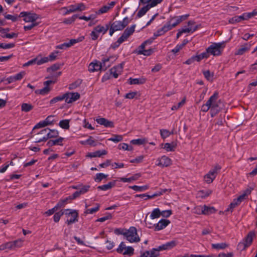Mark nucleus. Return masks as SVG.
Wrapping results in <instances>:
<instances>
[{"mask_svg": "<svg viewBox=\"0 0 257 257\" xmlns=\"http://www.w3.org/2000/svg\"><path fill=\"white\" fill-rule=\"evenodd\" d=\"M38 135H44L41 138L36 139L35 143H38L41 142H46L51 138H56L59 135V132L55 130H51L49 128H45L42 130L38 133Z\"/></svg>", "mask_w": 257, "mask_h": 257, "instance_id": "nucleus-1", "label": "nucleus"}, {"mask_svg": "<svg viewBox=\"0 0 257 257\" xmlns=\"http://www.w3.org/2000/svg\"><path fill=\"white\" fill-rule=\"evenodd\" d=\"M226 43V41L214 43L207 48L208 52L214 56H219L222 54L224 48L225 47Z\"/></svg>", "mask_w": 257, "mask_h": 257, "instance_id": "nucleus-2", "label": "nucleus"}, {"mask_svg": "<svg viewBox=\"0 0 257 257\" xmlns=\"http://www.w3.org/2000/svg\"><path fill=\"white\" fill-rule=\"evenodd\" d=\"M221 166L219 164L215 165L204 176V181L207 184L211 183L216 178L220 171Z\"/></svg>", "mask_w": 257, "mask_h": 257, "instance_id": "nucleus-3", "label": "nucleus"}, {"mask_svg": "<svg viewBox=\"0 0 257 257\" xmlns=\"http://www.w3.org/2000/svg\"><path fill=\"white\" fill-rule=\"evenodd\" d=\"M23 240L18 239L13 241L7 242L0 245V250H15L22 246Z\"/></svg>", "mask_w": 257, "mask_h": 257, "instance_id": "nucleus-4", "label": "nucleus"}, {"mask_svg": "<svg viewBox=\"0 0 257 257\" xmlns=\"http://www.w3.org/2000/svg\"><path fill=\"white\" fill-rule=\"evenodd\" d=\"M109 28V25L106 24L105 26L98 25L93 28L90 33V36L92 40H96L98 39L100 34H105Z\"/></svg>", "mask_w": 257, "mask_h": 257, "instance_id": "nucleus-5", "label": "nucleus"}, {"mask_svg": "<svg viewBox=\"0 0 257 257\" xmlns=\"http://www.w3.org/2000/svg\"><path fill=\"white\" fill-rule=\"evenodd\" d=\"M124 237L131 243L138 242L140 241L137 229L134 226L130 227L128 229L126 230Z\"/></svg>", "mask_w": 257, "mask_h": 257, "instance_id": "nucleus-6", "label": "nucleus"}, {"mask_svg": "<svg viewBox=\"0 0 257 257\" xmlns=\"http://www.w3.org/2000/svg\"><path fill=\"white\" fill-rule=\"evenodd\" d=\"M218 97V93L216 91L209 98V99H211L209 103L211 115L212 116H213L220 110V108L219 107L218 102L217 101Z\"/></svg>", "mask_w": 257, "mask_h": 257, "instance_id": "nucleus-7", "label": "nucleus"}, {"mask_svg": "<svg viewBox=\"0 0 257 257\" xmlns=\"http://www.w3.org/2000/svg\"><path fill=\"white\" fill-rule=\"evenodd\" d=\"M116 251L123 255L132 256L134 254V249L132 246H126L123 242H121L116 249Z\"/></svg>", "mask_w": 257, "mask_h": 257, "instance_id": "nucleus-8", "label": "nucleus"}, {"mask_svg": "<svg viewBox=\"0 0 257 257\" xmlns=\"http://www.w3.org/2000/svg\"><path fill=\"white\" fill-rule=\"evenodd\" d=\"M19 17L23 18V20L26 23H37L36 20L39 18L37 14L28 12H21Z\"/></svg>", "mask_w": 257, "mask_h": 257, "instance_id": "nucleus-9", "label": "nucleus"}, {"mask_svg": "<svg viewBox=\"0 0 257 257\" xmlns=\"http://www.w3.org/2000/svg\"><path fill=\"white\" fill-rule=\"evenodd\" d=\"M130 23L128 17H126L122 21H115L110 25L115 29L116 31L123 30Z\"/></svg>", "mask_w": 257, "mask_h": 257, "instance_id": "nucleus-10", "label": "nucleus"}, {"mask_svg": "<svg viewBox=\"0 0 257 257\" xmlns=\"http://www.w3.org/2000/svg\"><path fill=\"white\" fill-rule=\"evenodd\" d=\"M255 234L254 231H250L242 242L239 243L238 246L242 249H245L252 243Z\"/></svg>", "mask_w": 257, "mask_h": 257, "instance_id": "nucleus-11", "label": "nucleus"}, {"mask_svg": "<svg viewBox=\"0 0 257 257\" xmlns=\"http://www.w3.org/2000/svg\"><path fill=\"white\" fill-rule=\"evenodd\" d=\"M117 58V57L116 56H110L103 58L101 62L103 67V70H106L116 61Z\"/></svg>", "mask_w": 257, "mask_h": 257, "instance_id": "nucleus-12", "label": "nucleus"}, {"mask_svg": "<svg viewBox=\"0 0 257 257\" xmlns=\"http://www.w3.org/2000/svg\"><path fill=\"white\" fill-rule=\"evenodd\" d=\"M65 101L67 103H72L79 99L80 95L78 92H67L64 93Z\"/></svg>", "mask_w": 257, "mask_h": 257, "instance_id": "nucleus-13", "label": "nucleus"}, {"mask_svg": "<svg viewBox=\"0 0 257 257\" xmlns=\"http://www.w3.org/2000/svg\"><path fill=\"white\" fill-rule=\"evenodd\" d=\"M99 70H103L101 62L95 60L91 62L88 66V71L90 72H94Z\"/></svg>", "mask_w": 257, "mask_h": 257, "instance_id": "nucleus-14", "label": "nucleus"}, {"mask_svg": "<svg viewBox=\"0 0 257 257\" xmlns=\"http://www.w3.org/2000/svg\"><path fill=\"white\" fill-rule=\"evenodd\" d=\"M251 45L249 43H244L237 49L235 52V55H242L249 51Z\"/></svg>", "mask_w": 257, "mask_h": 257, "instance_id": "nucleus-15", "label": "nucleus"}, {"mask_svg": "<svg viewBox=\"0 0 257 257\" xmlns=\"http://www.w3.org/2000/svg\"><path fill=\"white\" fill-rule=\"evenodd\" d=\"M123 65V63H122L111 68L110 69V75H112L115 78H117L122 71Z\"/></svg>", "mask_w": 257, "mask_h": 257, "instance_id": "nucleus-16", "label": "nucleus"}, {"mask_svg": "<svg viewBox=\"0 0 257 257\" xmlns=\"http://www.w3.org/2000/svg\"><path fill=\"white\" fill-rule=\"evenodd\" d=\"M170 221L168 219H161L157 223L154 224L155 231H160L164 229L170 223Z\"/></svg>", "mask_w": 257, "mask_h": 257, "instance_id": "nucleus-17", "label": "nucleus"}, {"mask_svg": "<svg viewBox=\"0 0 257 257\" xmlns=\"http://www.w3.org/2000/svg\"><path fill=\"white\" fill-rule=\"evenodd\" d=\"M157 161H158V163L157 164V165L162 167H168L172 164L171 160L166 156H163L161 158H158Z\"/></svg>", "mask_w": 257, "mask_h": 257, "instance_id": "nucleus-18", "label": "nucleus"}, {"mask_svg": "<svg viewBox=\"0 0 257 257\" xmlns=\"http://www.w3.org/2000/svg\"><path fill=\"white\" fill-rule=\"evenodd\" d=\"M244 200L239 196L237 198L234 199L232 202L229 204L226 211L232 212L233 209L236 207L239 206L240 203Z\"/></svg>", "mask_w": 257, "mask_h": 257, "instance_id": "nucleus-19", "label": "nucleus"}, {"mask_svg": "<svg viewBox=\"0 0 257 257\" xmlns=\"http://www.w3.org/2000/svg\"><path fill=\"white\" fill-rule=\"evenodd\" d=\"M159 247L153 248L150 251H146L141 253L140 257H157L159 255Z\"/></svg>", "mask_w": 257, "mask_h": 257, "instance_id": "nucleus-20", "label": "nucleus"}, {"mask_svg": "<svg viewBox=\"0 0 257 257\" xmlns=\"http://www.w3.org/2000/svg\"><path fill=\"white\" fill-rule=\"evenodd\" d=\"M115 5V2H111L107 5H105L102 7L97 11H96L95 13L97 14V16L106 13L108 11H109L111 9H112L114 6Z\"/></svg>", "mask_w": 257, "mask_h": 257, "instance_id": "nucleus-21", "label": "nucleus"}, {"mask_svg": "<svg viewBox=\"0 0 257 257\" xmlns=\"http://www.w3.org/2000/svg\"><path fill=\"white\" fill-rule=\"evenodd\" d=\"M136 26V25L134 24L132 25L130 27L127 28L124 31L120 38H121L124 41H126L127 39L134 33Z\"/></svg>", "mask_w": 257, "mask_h": 257, "instance_id": "nucleus-22", "label": "nucleus"}, {"mask_svg": "<svg viewBox=\"0 0 257 257\" xmlns=\"http://www.w3.org/2000/svg\"><path fill=\"white\" fill-rule=\"evenodd\" d=\"M95 120L97 123L100 125H103L105 127L110 128L114 127V123L112 121H109L104 117L96 118Z\"/></svg>", "mask_w": 257, "mask_h": 257, "instance_id": "nucleus-23", "label": "nucleus"}, {"mask_svg": "<svg viewBox=\"0 0 257 257\" xmlns=\"http://www.w3.org/2000/svg\"><path fill=\"white\" fill-rule=\"evenodd\" d=\"M176 245V242L174 240H172L169 242H167L165 244H163L161 245L158 246L159 250H168L172 249Z\"/></svg>", "mask_w": 257, "mask_h": 257, "instance_id": "nucleus-24", "label": "nucleus"}, {"mask_svg": "<svg viewBox=\"0 0 257 257\" xmlns=\"http://www.w3.org/2000/svg\"><path fill=\"white\" fill-rule=\"evenodd\" d=\"M194 24V22L193 21H189L188 22V25L189 27L184 28L181 29V31L182 33H193L197 29V26H195L193 27L192 26Z\"/></svg>", "mask_w": 257, "mask_h": 257, "instance_id": "nucleus-25", "label": "nucleus"}, {"mask_svg": "<svg viewBox=\"0 0 257 257\" xmlns=\"http://www.w3.org/2000/svg\"><path fill=\"white\" fill-rule=\"evenodd\" d=\"M64 140L65 138L62 137H59L56 140H50L47 142V146L50 147L55 145L63 146Z\"/></svg>", "mask_w": 257, "mask_h": 257, "instance_id": "nucleus-26", "label": "nucleus"}, {"mask_svg": "<svg viewBox=\"0 0 257 257\" xmlns=\"http://www.w3.org/2000/svg\"><path fill=\"white\" fill-rule=\"evenodd\" d=\"M128 80L130 81L129 83L131 85L143 84L146 82L147 79L144 77H142L139 78H130Z\"/></svg>", "mask_w": 257, "mask_h": 257, "instance_id": "nucleus-27", "label": "nucleus"}, {"mask_svg": "<svg viewBox=\"0 0 257 257\" xmlns=\"http://www.w3.org/2000/svg\"><path fill=\"white\" fill-rule=\"evenodd\" d=\"M78 212H73L69 217L67 218L65 223L68 225L72 224L78 221Z\"/></svg>", "mask_w": 257, "mask_h": 257, "instance_id": "nucleus-28", "label": "nucleus"}, {"mask_svg": "<svg viewBox=\"0 0 257 257\" xmlns=\"http://www.w3.org/2000/svg\"><path fill=\"white\" fill-rule=\"evenodd\" d=\"M151 5L150 4H147L145 6L143 7L138 11L137 17L138 18H140L143 16H144L146 13L152 7H150Z\"/></svg>", "mask_w": 257, "mask_h": 257, "instance_id": "nucleus-29", "label": "nucleus"}, {"mask_svg": "<svg viewBox=\"0 0 257 257\" xmlns=\"http://www.w3.org/2000/svg\"><path fill=\"white\" fill-rule=\"evenodd\" d=\"M216 212V209L214 207L207 206L205 205L203 206V214L210 215Z\"/></svg>", "mask_w": 257, "mask_h": 257, "instance_id": "nucleus-30", "label": "nucleus"}, {"mask_svg": "<svg viewBox=\"0 0 257 257\" xmlns=\"http://www.w3.org/2000/svg\"><path fill=\"white\" fill-rule=\"evenodd\" d=\"M107 152L104 150L102 151H97L94 152L89 153L87 156L89 157L90 158L94 157H100L102 155H106Z\"/></svg>", "mask_w": 257, "mask_h": 257, "instance_id": "nucleus-31", "label": "nucleus"}, {"mask_svg": "<svg viewBox=\"0 0 257 257\" xmlns=\"http://www.w3.org/2000/svg\"><path fill=\"white\" fill-rule=\"evenodd\" d=\"M115 185V181H114L113 182H110L107 184L102 185L101 186H99L97 188L99 190H102V191H106L107 190H109L114 187Z\"/></svg>", "mask_w": 257, "mask_h": 257, "instance_id": "nucleus-32", "label": "nucleus"}, {"mask_svg": "<svg viewBox=\"0 0 257 257\" xmlns=\"http://www.w3.org/2000/svg\"><path fill=\"white\" fill-rule=\"evenodd\" d=\"M228 244L225 242L211 244L212 248L217 250L225 249L226 247H228Z\"/></svg>", "mask_w": 257, "mask_h": 257, "instance_id": "nucleus-33", "label": "nucleus"}, {"mask_svg": "<svg viewBox=\"0 0 257 257\" xmlns=\"http://www.w3.org/2000/svg\"><path fill=\"white\" fill-rule=\"evenodd\" d=\"M138 49H139L138 51V54L144 55V56H147L151 55L154 51L153 49H149L148 50H145V48L141 49V45L139 47Z\"/></svg>", "mask_w": 257, "mask_h": 257, "instance_id": "nucleus-34", "label": "nucleus"}, {"mask_svg": "<svg viewBox=\"0 0 257 257\" xmlns=\"http://www.w3.org/2000/svg\"><path fill=\"white\" fill-rule=\"evenodd\" d=\"M51 90L50 87H45L41 89H37L35 91V93L37 94H41L42 95H45L48 94Z\"/></svg>", "mask_w": 257, "mask_h": 257, "instance_id": "nucleus-35", "label": "nucleus"}, {"mask_svg": "<svg viewBox=\"0 0 257 257\" xmlns=\"http://www.w3.org/2000/svg\"><path fill=\"white\" fill-rule=\"evenodd\" d=\"M253 188L251 187H247L245 190H244L242 194L239 195L241 197H242L244 200H246L247 199L249 195L251 194V191L253 190Z\"/></svg>", "mask_w": 257, "mask_h": 257, "instance_id": "nucleus-36", "label": "nucleus"}, {"mask_svg": "<svg viewBox=\"0 0 257 257\" xmlns=\"http://www.w3.org/2000/svg\"><path fill=\"white\" fill-rule=\"evenodd\" d=\"M123 140L122 135H112V137L108 139V141L114 142L115 143L121 142Z\"/></svg>", "mask_w": 257, "mask_h": 257, "instance_id": "nucleus-37", "label": "nucleus"}, {"mask_svg": "<svg viewBox=\"0 0 257 257\" xmlns=\"http://www.w3.org/2000/svg\"><path fill=\"white\" fill-rule=\"evenodd\" d=\"M84 39V36L79 37V38H78L77 39H71L69 41V42L67 43H68L67 46L69 47H70L77 43L82 42Z\"/></svg>", "mask_w": 257, "mask_h": 257, "instance_id": "nucleus-38", "label": "nucleus"}, {"mask_svg": "<svg viewBox=\"0 0 257 257\" xmlns=\"http://www.w3.org/2000/svg\"><path fill=\"white\" fill-rule=\"evenodd\" d=\"M129 187L136 191H144L147 190L149 188V186L144 185L139 186L137 185H134L132 186H130Z\"/></svg>", "mask_w": 257, "mask_h": 257, "instance_id": "nucleus-39", "label": "nucleus"}, {"mask_svg": "<svg viewBox=\"0 0 257 257\" xmlns=\"http://www.w3.org/2000/svg\"><path fill=\"white\" fill-rule=\"evenodd\" d=\"M160 216H161L160 210L159 208H157L153 209V210L152 211V212L151 214L150 217L151 219H154L158 218L160 217Z\"/></svg>", "mask_w": 257, "mask_h": 257, "instance_id": "nucleus-40", "label": "nucleus"}, {"mask_svg": "<svg viewBox=\"0 0 257 257\" xmlns=\"http://www.w3.org/2000/svg\"><path fill=\"white\" fill-rule=\"evenodd\" d=\"M65 97L64 96V94L62 95L57 96L56 97H54L50 101V104L51 105L53 104L58 101H61L64 100Z\"/></svg>", "mask_w": 257, "mask_h": 257, "instance_id": "nucleus-41", "label": "nucleus"}, {"mask_svg": "<svg viewBox=\"0 0 257 257\" xmlns=\"http://www.w3.org/2000/svg\"><path fill=\"white\" fill-rule=\"evenodd\" d=\"M97 14L96 13H95V14H91L88 17L84 16H80L78 17V18L80 20H83L86 21H88L90 20H94L95 19H96L97 18Z\"/></svg>", "mask_w": 257, "mask_h": 257, "instance_id": "nucleus-42", "label": "nucleus"}, {"mask_svg": "<svg viewBox=\"0 0 257 257\" xmlns=\"http://www.w3.org/2000/svg\"><path fill=\"white\" fill-rule=\"evenodd\" d=\"M33 108V106L29 103H24L22 104V111L24 112H29Z\"/></svg>", "mask_w": 257, "mask_h": 257, "instance_id": "nucleus-43", "label": "nucleus"}, {"mask_svg": "<svg viewBox=\"0 0 257 257\" xmlns=\"http://www.w3.org/2000/svg\"><path fill=\"white\" fill-rule=\"evenodd\" d=\"M59 126L67 130L69 128V120L68 119H64L61 120L59 123Z\"/></svg>", "mask_w": 257, "mask_h": 257, "instance_id": "nucleus-44", "label": "nucleus"}, {"mask_svg": "<svg viewBox=\"0 0 257 257\" xmlns=\"http://www.w3.org/2000/svg\"><path fill=\"white\" fill-rule=\"evenodd\" d=\"M100 205L99 204H96V206L91 208L86 209L84 213L86 214H93L95 213L96 212L98 211L99 209Z\"/></svg>", "mask_w": 257, "mask_h": 257, "instance_id": "nucleus-45", "label": "nucleus"}, {"mask_svg": "<svg viewBox=\"0 0 257 257\" xmlns=\"http://www.w3.org/2000/svg\"><path fill=\"white\" fill-rule=\"evenodd\" d=\"M173 132H170L167 130L161 129L160 130V135L163 139H166L169 137L171 135L173 134Z\"/></svg>", "mask_w": 257, "mask_h": 257, "instance_id": "nucleus-46", "label": "nucleus"}, {"mask_svg": "<svg viewBox=\"0 0 257 257\" xmlns=\"http://www.w3.org/2000/svg\"><path fill=\"white\" fill-rule=\"evenodd\" d=\"M5 18L6 19L10 20L12 22H15L17 21L18 20V19L19 18H21V17H19V15L18 16L17 15H12L10 14H6L5 15Z\"/></svg>", "mask_w": 257, "mask_h": 257, "instance_id": "nucleus-47", "label": "nucleus"}, {"mask_svg": "<svg viewBox=\"0 0 257 257\" xmlns=\"http://www.w3.org/2000/svg\"><path fill=\"white\" fill-rule=\"evenodd\" d=\"M107 177V175H105L103 173H97L95 175V177L94 178V181L96 182H100L102 180L105 179Z\"/></svg>", "mask_w": 257, "mask_h": 257, "instance_id": "nucleus-48", "label": "nucleus"}, {"mask_svg": "<svg viewBox=\"0 0 257 257\" xmlns=\"http://www.w3.org/2000/svg\"><path fill=\"white\" fill-rule=\"evenodd\" d=\"M81 144L85 145L87 144L92 146H95L96 145L95 141L93 139L91 136L89 137V138L85 141H82Z\"/></svg>", "mask_w": 257, "mask_h": 257, "instance_id": "nucleus-49", "label": "nucleus"}, {"mask_svg": "<svg viewBox=\"0 0 257 257\" xmlns=\"http://www.w3.org/2000/svg\"><path fill=\"white\" fill-rule=\"evenodd\" d=\"M78 17L77 15H74L70 18L65 19L63 21V23L67 25L71 24L73 23Z\"/></svg>", "mask_w": 257, "mask_h": 257, "instance_id": "nucleus-50", "label": "nucleus"}, {"mask_svg": "<svg viewBox=\"0 0 257 257\" xmlns=\"http://www.w3.org/2000/svg\"><path fill=\"white\" fill-rule=\"evenodd\" d=\"M64 212H63V210L56 212L53 216V219L54 222H58L60 220L61 217L64 214Z\"/></svg>", "mask_w": 257, "mask_h": 257, "instance_id": "nucleus-51", "label": "nucleus"}, {"mask_svg": "<svg viewBox=\"0 0 257 257\" xmlns=\"http://www.w3.org/2000/svg\"><path fill=\"white\" fill-rule=\"evenodd\" d=\"M147 142L146 139H134L131 141V143L134 145H143Z\"/></svg>", "mask_w": 257, "mask_h": 257, "instance_id": "nucleus-52", "label": "nucleus"}, {"mask_svg": "<svg viewBox=\"0 0 257 257\" xmlns=\"http://www.w3.org/2000/svg\"><path fill=\"white\" fill-rule=\"evenodd\" d=\"M185 101H186V98L184 97L181 101H180V102H179L178 103H177L176 105H173L171 108V109L173 110L178 109L179 108H180L181 107H182V106H183L184 105Z\"/></svg>", "mask_w": 257, "mask_h": 257, "instance_id": "nucleus-53", "label": "nucleus"}, {"mask_svg": "<svg viewBox=\"0 0 257 257\" xmlns=\"http://www.w3.org/2000/svg\"><path fill=\"white\" fill-rule=\"evenodd\" d=\"M123 42H124L123 41V40L120 38V37L117 39V41L112 43L111 45V48H112L113 49H115L116 48H118L119 45L122 43H123Z\"/></svg>", "mask_w": 257, "mask_h": 257, "instance_id": "nucleus-54", "label": "nucleus"}, {"mask_svg": "<svg viewBox=\"0 0 257 257\" xmlns=\"http://www.w3.org/2000/svg\"><path fill=\"white\" fill-rule=\"evenodd\" d=\"M211 99H208L205 104H203L201 106V110L203 112H206L210 109V101Z\"/></svg>", "mask_w": 257, "mask_h": 257, "instance_id": "nucleus-55", "label": "nucleus"}, {"mask_svg": "<svg viewBox=\"0 0 257 257\" xmlns=\"http://www.w3.org/2000/svg\"><path fill=\"white\" fill-rule=\"evenodd\" d=\"M211 193L212 191L210 190H201L199 192V194L202 198H206L211 194Z\"/></svg>", "mask_w": 257, "mask_h": 257, "instance_id": "nucleus-56", "label": "nucleus"}, {"mask_svg": "<svg viewBox=\"0 0 257 257\" xmlns=\"http://www.w3.org/2000/svg\"><path fill=\"white\" fill-rule=\"evenodd\" d=\"M112 217V216L110 213H107L105 216L101 217V218H99L98 219H97L96 220V221L102 222L107 220L111 219Z\"/></svg>", "mask_w": 257, "mask_h": 257, "instance_id": "nucleus-57", "label": "nucleus"}, {"mask_svg": "<svg viewBox=\"0 0 257 257\" xmlns=\"http://www.w3.org/2000/svg\"><path fill=\"white\" fill-rule=\"evenodd\" d=\"M193 212L196 214H203V206H197L193 209Z\"/></svg>", "mask_w": 257, "mask_h": 257, "instance_id": "nucleus-58", "label": "nucleus"}, {"mask_svg": "<svg viewBox=\"0 0 257 257\" xmlns=\"http://www.w3.org/2000/svg\"><path fill=\"white\" fill-rule=\"evenodd\" d=\"M67 200V199L59 201L54 206L56 210H58V209L64 207L65 204L66 203Z\"/></svg>", "mask_w": 257, "mask_h": 257, "instance_id": "nucleus-59", "label": "nucleus"}, {"mask_svg": "<svg viewBox=\"0 0 257 257\" xmlns=\"http://www.w3.org/2000/svg\"><path fill=\"white\" fill-rule=\"evenodd\" d=\"M63 9L66 10V12L65 13V15H67L69 13H73V12L76 11L75 10V6L74 5H70L68 8L64 7Z\"/></svg>", "mask_w": 257, "mask_h": 257, "instance_id": "nucleus-60", "label": "nucleus"}, {"mask_svg": "<svg viewBox=\"0 0 257 257\" xmlns=\"http://www.w3.org/2000/svg\"><path fill=\"white\" fill-rule=\"evenodd\" d=\"M26 73L25 71H21L19 73L16 74L15 75H13L14 77L15 80L16 81L21 80L25 75Z\"/></svg>", "mask_w": 257, "mask_h": 257, "instance_id": "nucleus-61", "label": "nucleus"}, {"mask_svg": "<svg viewBox=\"0 0 257 257\" xmlns=\"http://www.w3.org/2000/svg\"><path fill=\"white\" fill-rule=\"evenodd\" d=\"M175 146L170 143H167L165 144L164 149L167 151H174Z\"/></svg>", "mask_w": 257, "mask_h": 257, "instance_id": "nucleus-62", "label": "nucleus"}, {"mask_svg": "<svg viewBox=\"0 0 257 257\" xmlns=\"http://www.w3.org/2000/svg\"><path fill=\"white\" fill-rule=\"evenodd\" d=\"M15 47V44L14 43H9V44H5V43H0V48L4 49H11Z\"/></svg>", "mask_w": 257, "mask_h": 257, "instance_id": "nucleus-63", "label": "nucleus"}, {"mask_svg": "<svg viewBox=\"0 0 257 257\" xmlns=\"http://www.w3.org/2000/svg\"><path fill=\"white\" fill-rule=\"evenodd\" d=\"M170 21H172V24L174 28L181 23V20L178 19V17H174L171 18Z\"/></svg>", "mask_w": 257, "mask_h": 257, "instance_id": "nucleus-64", "label": "nucleus"}]
</instances>
